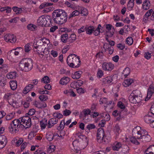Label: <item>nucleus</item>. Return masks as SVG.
I'll list each match as a JSON object with an SVG mask.
<instances>
[{
    "label": "nucleus",
    "mask_w": 154,
    "mask_h": 154,
    "mask_svg": "<svg viewBox=\"0 0 154 154\" xmlns=\"http://www.w3.org/2000/svg\"><path fill=\"white\" fill-rule=\"evenodd\" d=\"M71 113V112L70 110L66 109L65 110L63 111V115L64 116H67L69 115Z\"/></svg>",
    "instance_id": "nucleus-62"
},
{
    "label": "nucleus",
    "mask_w": 154,
    "mask_h": 154,
    "mask_svg": "<svg viewBox=\"0 0 154 154\" xmlns=\"http://www.w3.org/2000/svg\"><path fill=\"white\" fill-rule=\"evenodd\" d=\"M142 95L140 91L136 90L133 91L129 95L128 99L131 103L136 104L140 102L142 99Z\"/></svg>",
    "instance_id": "nucleus-4"
},
{
    "label": "nucleus",
    "mask_w": 154,
    "mask_h": 154,
    "mask_svg": "<svg viewBox=\"0 0 154 154\" xmlns=\"http://www.w3.org/2000/svg\"><path fill=\"white\" fill-rule=\"evenodd\" d=\"M23 140L22 138H20L17 139L15 146L17 147L20 146L23 142Z\"/></svg>",
    "instance_id": "nucleus-57"
},
{
    "label": "nucleus",
    "mask_w": 154,
    "mask_h": 154,
    "mask_svg": "<svg viewBox=\"0 0 154 154\" xmlns=\"http://www.w3.org/2000/svg\"><path fill=\"white\" fill-rule=\"evenodd\" d=\"M67 14L66 12L62 14L59 17L57 18L54 21V23L60 25L62 24L66 23L67 21Z\"/></svg>",
    "instance_id": "nucleus-9"
},
{
    "label": "nucleus",
    "mask_w": 154,
    "mask_h": 154,
    "mask_svg": "<svg viewBox=\"0 0 154 154\" xmlns=\"http://www.w3.org/2000/svg\"><path fill=\"white\" fill-rule=\"evenodd\" d=\"M19 66L21 70L24 72H28L33 68V61L29 58L23 59L20 62Z\"/></svg>",
    "instance_id": "nucleus-2"
},
{
    "label": "nucleus",
    "mask_w": 154,
    "mask_h": 154,
    "mask_svg": "<svg viewBox=\"0 0 154 154\" xmlns=\"http://www.w3.org/2000/svg\"><path fill=\"white\" fill-rule=\"evenodd\" d=\"M80 62L79 57L75 54L69 55L67 59V64L71 67H78L80 65Z\"/></svg>",
    "instance_id": "nucleus-3"
},
{
    "label": "nucleus",
    "mask_w": 154,
    "mask_h": 154,
    "mask_svg": "<svg viewBox=\"0 0 154 154\" xmlns=\"http://www.w3.org/2000/svg\"><path fill=\"white\" fill-rule=\"evenodd\" d=\"M154 146L153 145L150 146L145 150V153L148 154H154Z\"/></svg>",
    "instance_id": "nucleus-30"
},
{
    "label": "nucleus",
    "mask_w": 154,
    "mask_h": 154,
    "mask_svg": "<svg viewBox=\"0 0 154 154\" xmlns=\"http://www.w3.org/2000/svg\"><path fill=\"white\" fill-rule=\"evenodd\" d=\"M80 12L77 10H75L72 12L69 16V18L70 19L73 17L78 16L80 14Z\"/></svg>",
    "instance_id": "nucleus-43"
},
{
    "label": "nucleus",
    "mask_w": 154,
    "mask_h": 154,
    "mask_svg": "<svg viewBox=\"0 0 154 154\" xmlns=\"http://www.w3.org/2000/svg\"><path fill=\"white\" fill-rule=\"evenodd\" d=\"M0 142L2 143V144L4 145L5 146L6 145L7 140L6 137L4 135L0 136Z\"/></svg>",
    "instance_id": "nucleus-37"
},
{
    "label": "nucleus",
    "mask_w": 154,
    "mask_h": 154,
    "mask_svg": "<svg viewBox=\"0 0 154 154\" xmlns=\"http://www.w3.org/2000/svg\"><path fill=\"white\" fill-rule=\"evenodd\" d=\"M82 112L84 114L83 119H86V117L87 116L89 115H91L90 112L91 110L89 109H85L82 111Z\"/></svg>",
    "instance_id": "nucleus-40"
},
{
    "label": "nucleus",
    "mask_w": 154,
    "mask_h": 154,
    "mask_svg": "<svg viewBox=\"0 0 154 154\" xmlns=\"http://www.w3.org/2000/svg\"><path fill=\"white\" fill-rule=\"evenodd\" d=\"M118 107H119L120 109H122V110L125 111V113L123 115H126L127 114V112L126 110H124V109L125 108V105L122 103V102L121 101L119 102L118 103Z\"/></svg>",
    "instance_id": "nucleus-46"
},
{
    "label": "nucleus",
    "mask_w": 154,
    "mask_h": 154,
    "mask_svg": "<svg viewBox=\"0 0 154 154\" xmlns=\"http://www.w3.org/2000/svg\"><path fill=\"white\" fill-rule=\"evenodd\" d=\"M20 119H15L12 121L9 127L10 131L11 133H16L19 130V128L21 127Z\"/></svg>",
    "instance_id": "nucleus-7"
},
{
    "label": "nucleus",
    "mask_w": 154,
    "mask_h": 154,
    "mask_svg": "<svg viewBox=\"0 0 154 154\" xmlns=\"http://www.w3.org/2000/svg\"><path fill=\"white\" fill-rule=\"evenodd\" d=\"M35 106L39 109H42L45 108L47 106L46 104L44 102L41 101L38 102L35 101L34 103Z\"/></svg>",
    "instance_id": "nucleus-19"
},
{
    "label": "nucleus",
    "mask_w": 154,
    "mask_h": 154,
    "mask_svg": "<svg viewBox=\"0 0 154 154\" xmlns=\"http://www.w3.org/2000/svg\"><path fill=\"white\" fill-rule=\"evenodd\" d=\"M134 137H133L131 138L130 141L131 143L136 145H138L140 143L136 139L137 137H135V135Z\"/></svg>",
    "instance_id": "nucleus-50"
},
{
    "label": "nucleus",
    "mask_w": 154,
    "mask_h": 154,
    "mask_svg": "<svg viewBox=\"0 0 154 154\" xmlns=\"http://www.w3.org/2000/svg\"><path fill=\"white\" fill-rule=\"evenodd\" d=\"M48 120L45 118L42 119L40 122V125L42 129H45L46 126H48Z\"/></svg>",
    "instance_id": "nucleus-21"
},
{
    "label": "nucleus",
    "mask_w": 154,
    "mask_h": 154,
    "mask_svg": "<svg viewBox=\"0 0 154 154\" xmlns=\"http://www.w3.org/2000/svg\"><path fill=\"white\" fill-rule=\"evenodd\" d=\"M68 39V36L67 33H65L61 35V40L63 42L66 43Z\"/></svg>",
    "instance_id": "nucleus-35"
},
{
    "label": "nucleus",
    "mask_w": 154,
    "mask_h": 154,
    "mask_svg": "<svg viewBox=\"0 0 154 154\" xmlns=\"http://www.w3.org/2000/svg\"><path fill=\"white\" fill-rule=\"evenodd\" d=\"M40 100L42 101H45L48 99V97L47 96L42 95L39 97Z\"/></svg>",
    "instance_id": "nucleus-54"
},
{
    "label": "nucleus",
    "mask_w": 154,
    "mask_h": 154,
    "mask_svg": "<svg viewBox=\"0 0 154 154\" xmlns=\"http://www.w3.org/2000/svg\"><path fill=\"white\" fill-rule=\"evenodd\" d=\"M109 101H107V98L105 97L101 98L100 100V104H106Z\"/></svg>",
    "instance_id": "nucleus-52"
},
{
    "label": "nucleus",
    "mask_w": 154,
    "mask_h": 154,
    "mask_svg": "<svg viewBox=\"0 0 154 154\" xmlns=\"http://www.w3.org/2000/svg\"><path fill=\"white\" fill-rule=\"evenodd\" d=\"M65 11L61 9H57L55 10L52 13V19L54 21L57 18L59 17L62 14H64Z\"/></svg>",
    "instance_id": "nucleus-12"
},
{
    "label": "nucleus",
    "mask_w": 154,
    "mask_h": 154,
    "mask_svg": "<svg viewBox=\"0 0 154 154\" xmlns=\"http://www.w3.org/2000/svg\"><path fill=\"white\" fill-rule=\"evenodd\" d=\"M69 81V78L68 77H63L60 79V83L62 85H66Z\"/></svg>",
    "instance_id": "nucleus-27"
},
{
    "label": "nucleus",
    "mask_w": 154,
    "mask_h": 154,
    "mask_svg": "<svg viewBox=\"0 0 154 154\" xmlns=\"http://www.w3.org/2000/svg\"><path fill=\"white\" fill-rule=\"evenodd\" d=\"M10 85L11 89L14 90L16 89L17 84L16 81H11L10 82Z\"/></svg>",
    "instance_id": "nucleus-36"
},
{
    "label": "nucleus",
    "mask_w": 154,
    "mask_h": 154,
    "mask_svg": "<svg viewBox=\"0 0 154 154\" xmlns=\"http://www.w3.org/2000/svg\"><path fill=\"white\" fill-rule=\"evenodd\" d=\"M110 138L109 137L105 136L104 138L102 141V142L104 143H108L110 141Z\"/></svg>",
    "instance_id": "nucleus-58"
},
{
    "label": "nucleus",
    "mask_w": 154,
    "mask_h": 154,
    "mask_svg": "<svg viewBox=\"0 0 154 154\" xmlns=\"http://www.w3.org/2000/svg\"><path fill=\"white\" fill-rule=\"evenodd\" d=\"M133 135H135L137 139H143V141L148 142L151 139L150 136L145 130L142 129L140 127L134 128L132 131Z\"/></svg>",
    "instance_id": "nucleus-1"
},
{
    "label": "nucleus",
    "mask_w": 154,
    "mask_h": 154,
    "mask_svg": "<svg viewBox=\"0 0 154 154\" xmlns=\"http://www.w3.org/2000/svg\"><path fill=\"white\" fill-rule=\"evenodd\" d=\"M41 82L44 83H48L50 82V79L48 76H45L41 79Z\"/></svg>",
    "instance_id": "nucleus-45"
},
{
    "label": "nucleus",
    "mask_w": 154,
    "mask_h": 154,
    "mask_svg": "<svg viewBox=\"0 0 154 154\" xmlns=\"http://www.w3.org/2000/svg\"><path fill=\"white\" fill-rule=\"evenodd\" d=\"M113 80L112 77L108 76L102 79V82L105 84H109L112 85V82Z\"/></svg>",
    "instance_id": "nucleus-20"
},
{
    "label": "nucleus",
    "mask_w": 154,
    "mask_h": 154,
    "mask_svg": "<svg viewBox=\"0 0 154 154\" xmlns=\"http://www.w3.org/2000/svg\"><path fill=\"white\" fill-rule=\"evenodd\" d=\"M133 82L132 79H128L125 80L123 83V85L125 87H127L131 85Z\"/></svg>",
    "instance_id": "nucleus-29"
},
{
    "label": "nucleus",
    "mask_w": 154,
    "mask_h": 154,
    "mask_svg": "<svg viewBox=\"0 0 154 154\" xmlns=\"http://www.w3.org/2000/svg\"><path fill=\"white\" fill-rule=\"evenodd\" d=\"M154 93V84H152L149 85L148 89L147 95L145 99V101H146L149 99Z\"/></svg>",
    "instance_id": "nucleus-13"
},
{
    "label": "nucleus",
    "mask_w": 154,
    "mask_h": 154,
    "mask_svg": "<svg viewBox=\"0 0 154 154\" xmlns=\"http://www.w3.org/2000/svg\"><path fill=\"white\" fill-rule=\"evenodd\" d=\"M103 72L102 70L99 69L97 74V77L99 79H100L103 76Z\"/></svg>",
    "instance_id": "nucleus-51"
},
{
    "label": "nucleus",
    "mask_w": 154,
    "mask_h": 154,
    "mask_svg": "<svg viewBox=\"0 0 154 154\" xmlns=\"http://www.w3.org/2000/svg\"><path fill=\"white\" fill-rule=\"evenodd\" d=\"M27 28L29 30L34 31L36 30L37 26L31 23L29 24L27 26Z\"/></svg>",
    "instance_id": "nucleus-39"
},
{
    "label": "nucleus",
    "mask_w": 154,
    "mask_h": 154,
    "mask_svg": "<svg viewBox=\"0 0 154 154\" xmlns=\"http://www.w3.org/2000/svg\"><path fill=\"white\" fill-rule=\"evenodd\" d=\"M17 75V73L15 71L11 72L8 74L7 77L8 79H15L16 78Z\"/></svg>",
    "instance_id": "nucleus-28"
},
{
    "label": "nucleus",
    "mask_w": 154,
    "mask_h": 154,
    "mask_svg": "<svg viewBox=\"0 0 154 154\" xmlns=\"http://www.w3.org/2000/svg\"><path fill=\"white\" fill-rule=\"evenodd\" d=\"M135 0H129L128 4L127 7L128 10H131L134 5V1Z\"/></svg>",
    "instance_id": "nucleus-34"
},
{
    "label": "nucleus",
    "mask_w": 154,
    "mask_h": 154,
    "mask_svg": "<svg viewBox=\"0 0 154 154\" xmlns=\"http://www.w3.org/2000/svg\"><path fill=\"white\" fill-rule=\"evenodd\" d=\"M15 113L12 112L8 114L5 117L6 119L7 120H9L13 118L14 117Z\"/></svg>",
    "instance_id": "nucleus-42"
},
{
    "label": "nucleus",
    "mask_w": 154,
    "mask_h": 154,
    "mask_svg": "<svg viewBox=\"0 0 154 154\" xmlns=\"http://www.w3.org/2000/svg\"><path fill=\"white\" fill-rule=\"evenodd\" d=\"M81 12L80 14L83 16H86L87 13V10L86 9L83 7H81Z\"/></svg>",
    "instance_id": "nucleus-59"
},
{
    "label": "nucleus",
    "mask_w": 154,
    "mask_h": 154,
    "mask_svg": "<svg viewBox=\"0 0 154 154\" xmlns=\"http://www.w3.org/2000/svg\"><path fill=\"white\" fill-rule=\"evenodd\" d=\"M11 11V8L9 7H4L1 8H0V11L1 12H3L6 11V13H10Z\"/></svg>",
    "instance_id": "nucleus-38"
},
{
    "label": "nucleus",
    "mask_w": 154,
    "mask_h": 154,
    "mask_svg": "<svg viewBox=\"0 0 154 154\" xmlns=\"http://www.w3.org/2000/svg\"><path fill=\"white\" fill-rule=\"evenodd\" d=\"M117 48L120 50H123L125 48L124 44L119 43L117 45Z\"/></svg>",
    "instance_id": "nucleus-56"
},
{
    "label": "nucleus",
    "mask_w": 154,
    "mask_h": 154,
    "mask_svg": "<svg viewBox=\"0 0 154 154\" xmlns=\"http://www.w3.org/2000/svg\"><path fill=\"white\" fill-rule=\"evenodd\" d=\"M4 39L6 42L12 43H14L16 40V37L13 34H11L5 35Z\"/></svg>",
    "instance_id": "nucleus-15"
},
{
    "label": "nucleus",
    "mask_w": 154,
    "mask_h": 154,
    "mask_svg": "<svg viewBox=\"0 0 154 154\" xmlns=\"http://www.w3.org/2000/svg\"><path fill=\"white\" fill-rule=\"evenodd\" d=\"M76 38V35L74 34H72L69 38H68L69 41L70 43H72L75 40Z\"/></svg>",
    "instance_id": "nucleus-49"
},
{
    "label": "nucleus",
    "mask_w": 154,
    "mask_h": 154,
    "mask_svg": "<svg viewBox=\"0 0 154 154\" xmlns=\"http://www.w3.org/2000/svg\"><path fill=\"white\" fill-rule=\"evenodd\" d=\"M6 79L3 78L0 80V85L2 87H4L6 85Z\"/></svg>",
    "instance_id": "nucleus-60"
},
{
    "label": "nucleus",
    "mask_w": 154,
    "mask_h": 154,
    "mask_svg": "<svg viewBox=\"0 0 154 154\" xmlns=\"http://www.w3.org/2000/svg\"><path fill=\"white\" fill-rule=\"evenodd\" d=\"M53 116L55 118L58 119H60L63 117V116L61 114L58 112L54 113Z\"/></svg>",
    "instance_id": "nucleus-55"
},
{
    "label": "nucleus",
    "mask_w": 154,
    "mask_h": 154,
    "mask_svg": "<svg viewBox=\"0 0 154 154\" xmlns=\"http://www.w3.org/2000/svg\"><path fill=\"white\" fill-rule=\"evenodd\" d=\"M21 124V128L23 126L26 128L30 127L32 125L31 118L28 116H24L20 118Z\"/></svg>",
    "instance_id": "nucleus-8"
},
{
    "label": "nucleus",
    "mask_w": 154,
    "mask_h": 154,
    "mask_svg": "<svg viewBox=\"0 0 154 154\" xmlns=\"http://www.w3.org/2000/svg\"><path fill=\"white\" fill-rule=\"evenodd\" d=\"M122 143L120 142L115 143L112 145V148L114 151H118L122 147Z\"/></svg>",
    "instance_id": "nucleus-22"
},
{
    "label": "nucleus",
    "mask_w": 154,
    "mask_h": 154,
    "mask_svg": "<svg viewBox=\"0 0 154 154\" xmlns=\"http://www.w3.org/2000/svg\"><path fill=\"white\" fill-rule=\"evenodd\" d=\"M46 138L49 141H52L54 138V134L51 131H48L46 134Z\"/></svg>",
    "instance_id": "nucleus-26"
},
{
    "label": "nucleus",
    "mask_w": 154,
    "mask_h": 154,
    "mask_svg": "<svg viewBox=\"0 0 154 154\" xmlns=\"http://www.w3.org/2000/svg\"><path fill=\"white\" fill-rule=\"evenodd\" d=\"M112 100H110L106 104V106H104L106 110H107L108 111V109H111L113 108V105L112 104Z\"/></svg>",
    "instance_id": "nucleus-33"
},
{
    "label": "nucleus",
    "mask_w": 154,
    "mask_h": 154,
    "mask_svg": "<svg viewBox=\"0 0 154 154\" xmlns=\"http://www.w3.org/2000/svg\"><path fill=\"white\" fill-rule=\"evenodd\" d=\"M51 21L50 16L43 15L38 17L37 22L38 26H48L51 23Z\"/></svg>",
    "instance_id": "nucleus-5"
},
{
    "label": "nucleus",
    "mask_w": 154,
    "mask_h": 154,
    "mask_svg": "<svg viewBox=\"0 0 154 154\" xmlns=\"http://www.w3.org/2000/svg\"><path fill=\"white\" fill-rule=\"evenodd\" d=\"M126 44L129 45H131L133 43V39L131 37H128L126 39Z\"/></svg>",
    "instance_id": "nucleus-48"
},
{
    "label": "nucleus",
    "mask_w": 154,
    "mask_h": 154,
    "mask_svg": "<svg viewBox=\"0 0 154 154\" xmlns=\"http://www.w3.org/2000/svg\"><path fill=\"white\" fill-rule=\"evenodd\" d=\"M31 47L29 44H27L25 46V51L26 52H28L31 49Z\"/></svg>",
    "instance_id": "nucleus-63"
},
{
    "label": "nucleus",
    "mask_w": 154,
    "mask_h": 154,
    "mask_svg": "<svg viewBox=\"0 0 154 154\" xmlns=\"http://www.w3.org/2000/svg\"><path fill=\"white\" fill-rule=\"evenodd\" d=\"M104 132L103 129L102 128H99L97 130V140L100 143L102 142V141L105 136Z\"/></svg>",
    "instance_id": "nucleus-11"
},
{
    "label": "nucleus",
    "mask_w": 154,
    "mask_h": 154,
    "mask_svg": "<svg viewBox=\"0 0 154 154\" xmlns=\"http://www.w3.org/2000/svg\"><path fill=\"white\" fill-rule=\"evenodd\" d=\"M13 94L11 93L8 92L4 95V99L7 101L11 105L13 103V101L12 99V96Z\"/></svg>",
    "instance_id": "nucleus-16"
},
{
    "label": "nucleus",
    "mask_w": 154,
    "mask_h": 154,
    "mask_svg": "<svg viewBox=\"0 0 154 154\" xmlns=\"http://www.w3.org/2000/svg\"><path fill=\"white\" fill-rule=\"evenodd\" d=\"M94 30V28L93 26L86 27L85 31L87 34H91Z\"/></svg>",
    "instance_id": "nucleus-32"
},
{
    "label": "nucleus",
    "mask_w": 154,
    "mask_h": 154,
    "mask_svg": "<svg viewBox=\"0 0 154 154\" xmlns=\"http://www.w3.org/2000/svg\"><path fill=\"white\" fill-rule=\"evenodd\" d=\"M12 9L15 12L16 14H19L22 13V9L20 8H19L17 7H13Z\"/></svg>",
    "instance_id": "nucleus-44"
},
{
    "label": "nucleus",
    "mask_w": 154,
    "mask_h": 154,
    "mask_svg": "<svg viewBox=\"0 0 154 154\" xmlns=\"http://www.w3.org/2000/svg\"><path fill=\"white\" fill-rule=\"evenodd\" d=\"M101 25L100 24L97 27L96 29H94V34L95 36H97L100 34V28L101 27Z\"/></svg>",
    "instance_id": "nucleus-47"
},
{
    "label": "nucleus",
    "mask_w": 154,
    "mask_h": 154,
    "mask_svg": "<svg viewBox=\"0 0 154 154\" xmlns=\"http://www.w3.org/2000/svg\"><path fill=\"white\" fill-rule=\"evenodd\" d=\"M114 131L115 133H116L117 134H119L120 132H121L120 128L118 125H116L114 128Z\"/></svg>",
    "instance_id": "nucleus-53"
},
{
    "label": "nucleus",
    "mask_w": 154,
    "mask_h": 154,
    "mask_svg": "<svg viewBox=\"0 0 154 154\" xmlns=\"http://www.w3.org/2000/svg\"><path fill=\"white\" fill-rule=\"evenodd\" d=\"M76 136L79 138L73 141L72 145L74 147H79L80 146V144H84L85 146L87 145L88 140L86 137L83 135H79V133H77Z\"/></svg>",
    "instance_id": "nucleus-6"
},
{
    "label": "nucleus",
    "mask_w": 154,
    "mask_h": 154,
    "mask_svg": "<svg viewBox=\"0 0 154 154\" xmlns=\"http://www.w3.org/2000/svg\"><path fill=\"white\" fill-rule=\"evenodd\" d=\"M151 56V54L149 52H146L144 54V57L147 60L150 59Z\"/></svg>",
    "instance_id": "nucleus-64"
},
{
    "label": "nucleus",
    "mask_w": 154,
    "mask_h": 154,
    "mask_svg": "<svg viewBox=\"0 0 154 154\" xmlns=\"http://www.w3.org/2000/svg\"><path fill=\"white\" fill-rule=\"evenodd\" d=\"M108 45V44L106 43H104L103 45V48L105 49V50H106V49H108L109 54H111L114 51V48L112 47H110L107 48Z\"/></svg>",
    "instance_id": "nucleus-31"
},
{
    "label": "nucleus",
    "mask_w": 154,
    "mask_h": 154,
    "mask_svg": "<svg viewBox=\"0 0 154 154\" xmlns=\"http://www.w3.org/2000/svg\"><path fill=\"white\" fill-rule=\"evenodd\" d=\"M129 150V147L127 145H125L124 146L123 149L122 150L123 152L128 154V150Z\"/></svg>",
    "instance_id": "nucleus-61"
},
{
    "label": "nucleus",
    "mask_w": 154,
    "mask_h": 154,
    "mask_svg": "<svg viewBox=\"0 0 154 154\" xmlns=\"http://www.w3.org/2000/svg\"><path fill=\"white\" fill-rule=\"evenodd\" d=\"M114 67V64L111 62H104L102 64V67L103 69L105 71H110L113 69Z\"/></svg>",
    "instance_id": "nucleus-10"
},
{
    "label": "nucleus",
    "mask_w": 154,
    "mask_h": 154,
    "mask_svg": "<svg viewBox=\"0 0 154 154\" xmlns=\"http://www.w3.org/2000/svg\"><path fill=\"white\" fill-rule=\"evenodd\" d=\"M144 120L147 123H151L152 127L154 128V118L151 116L149 115L145 116L144 117Z\"/></svg>",
    "instance_id": "nucleus-17"
},
{
    "label": "nucleus",
    "mask_w": 154,
    "mask_h": 154,
    "mask_svg": "<svg viewBox=\"0 0 154 154\" xmlns=\"http://www.w3.org/2000/svg\"><path fill=\"white\" fill-rule=\"evenodd\" d=\"M130 72L129 68L128 67H126L123 70L122 73L124 75L125 78H126L129 74Z\"/></svg>",
    "instance_id": "nucleus-41"
},
{
    "label": "nucleus",
    "mask_w": 154,
    "mask_h": 154,
    "mask_svg": "<svg viewBox=\"0 0 154 154\" xmlns=\"http://www.w3.org/2000/svg\"><path fill=\"white\" fill-rule=\"evenodd\" d=\"M34 86V85L33 84H29L24 88L23 91V93L24 94H26L30 91Z\"/></svg>",
    "instance_id": "nucleus-24"
},
{
    "label": "nucleus",
    "mask_w": 154,
    "mask_h": 154,
    "mask_svg": "<svg viewBox=\"0 0 154 154\" xmlns=\"http://www.w3.org/2000/svg\"><path fill=\"white\" fill-rule=\"evenodd\" d=\"M82 73V72L81 71H76L75 72L74 74L72 75V77L73 79H78L80 77Z\"/></svg>",
    "instance_id": "nucleus-25"
},
{
    "label": "nucleus",
    "mask_w": 154,
    "mask_h": 154,
    "mask_svg": "<svg viewBox=\"0 0 154 154\" xmlns=\"http://www.w3.org/2000/svg\"><path fill=\"white\" fill-rule=\"evenodd\" d=\"M58 121L57 118H53L50 119L48 122L47 128H51L53 127L54 125L57 124Z\"/></svg>",
    "instance_id": "nucleus-18"
},
{
    "label": "nucleus",
    "mask_w": 154,
    "mask_h": 154,
    "mask_svg": "<svg viewBox=\"0 0 154 154\" xmlns=\"http://www.w3.org/2000/svg\"><path fill=\"white\" fill-rule=\"evenodd\" d=\"M150 6V3L149 0H145L143 2L142 7L143 8L146 10L149 9Z\"/></svg>",
    "instance_id": "nucleus-23"
},
{
    "label": "nucleus",
    "mask_w": 154,
    "mask_h": 154,
    "mask_svg": "<svg viewBox=\"0 0 154 154\" xmlns=\"http://www.w3.org/2000/svg\"><path fill=\"white\" fill-rule=\"evenodd\" d=\"M37 42H34L33 44V49L34 51L37 52L39 54H42V52L44 53V51L43 50V48L41 45H38L37 44Z\"/></svg>",
    "instance_id": "nucleus-14"
}]
</instances>
